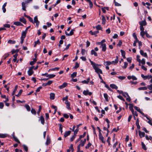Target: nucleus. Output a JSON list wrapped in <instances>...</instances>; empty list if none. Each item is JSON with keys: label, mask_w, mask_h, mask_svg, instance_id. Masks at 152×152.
Returning <instances> with one entry per match:
<instances>
[{"label": "nucleus", "mask_w": 152, "mask_h": 152, "mask_svg": "<svg viewBox=\"0 0 152 152\" xmlns=\"http://www.w3.org/2000/svg\"><path fill=\"white\" fill-rule=\"evenodd\" d=\"M86 52V50L83 49H81V53L83 55H84Z\"/></svg>", "instance_id": "60"}, {"label": "nucleus", "mask_w": 152, "mask_h": 152, "mask_svg": "<svg viewBox=\"0 0 152 152\" xmlns=\"http://www.w3.org/2000/svg\"><path fill=\"white\" fill-rule=\"evenodd\" d=\"M13 138L14 140L16 142H17L18 143H20V142L18 139L15 136H13Z\"/></svg>", "instance_id": "49"}, {"label": "nucleus", "mask_w": 152, "mask_h": 152, "mask_svg": "<svg viewBox=\"0 0 152 152\" xmlns=\"http://www.w3.org/2000/svg\"><path fill=\"white\" fill-rule=\"evenodd\" d=\"M135 39V41H134V42L133 44V45L135 47V46H136V44L137 42H139V40H138V39Z\"/></svg>", "instance_id": "51"}, {"label": "nucleus", "mask_w": 152, "mask_h": 152, "mask_svg": "<svg viewBox=\"0 0 152 152\" xmlns=\"http://www.w3.org/2000/svg\"><path fill=\"white\" fill-rule=\"evenodd\" d=\"M34 67V66H33L29 68V69L28 71V75L31 76L33 73L34 71L33 70V68Z\"/></svg>", "instance_id": "1"}, {"label": "nucleus", "mask_w": 152, "mask_h": 152, "mask_svg": "<svg viewBox=\"0 0 152 152\" xmlns=\"http://www.w3.org/2000/svg\"><path fill=\"white\" fill-rule=\"evenodd\" d=\"M55 94L54 93H51L50 94V98L51 99L53 100L55 99Z\"/></svg>", "instance_id": "27"}, {"label": "nucleus", "mask_w": 152, "mask_h": 152, "mask_svg": "<svg viewBox=\"0 0 152 152\" xmlns=\"http://www.w3.org/2000/svg\"><path fill=\"white\" fill-rule=\"evenodd\" d=\"M120 51L121 53L122 56L124 58H125L126 57H125V52L124 50H120Z\"/></svg>", "instance_id": "30"}, {"label": "nucleus", "mask_w": 152, "mask_h": 152, "mask_svg": "<svg viewBox=\"0 0 152 152\" xmlns=\"http://www.w3.org/2000/svg\"><path fill=\"white\" fill-rule=\"evenodd\" d=\"M104 96L106 101H107V102H108L109 100L108 99V96L107 94L106 93H104Z\"/></svg>", "instance_id": "36"}, {"label": "nucleus", "mask_w": 152, "mask_h": 152, "mask_svg": "<svg viewBox=\"0 0 152 152\" xmlns=\"http://www.w3.org/2000/svg\"><path fill=\"white\" fill-rule=\"evenodd\" d=\"M86 141V139H84V140H81L80 141V144L78 145V146H83L85 144Z\"/></svg>", "instance_id": "10"}, {"label": "nucleus", "mask_w": 152, "mask_h": 152, "mask_svg": "<svg viewBox=\"0 0 152 152\" xmlns=\"http://www.w3.org/2000/svg\"><path fill=\"white\" fill-rule=\"evenodd\" d=\"M136 124L137 128L138 129H140V126L139 124V119L138 118L137 119Z\"/></svg>", "instance_id": "19"}, {"label": "nucleus", "mask_w": 152, "mask_h": 152, "mask_svg": "<svg viewBox=\"0 0 152 152\" xmlns=\"http://www.w3.org/2000/svg\"><path fill=\"white\" fill-rule=\"evenodd\" d=\"M8 43L9 44H15V41H13L12 40H9L8 41Z\"/></svg>", "instance_id": "50"}, {"label": "nucleus", "mask_w": 152, "mask_h": 152, "mask_svg": "<svg viewBox=\"0 0 152 152\" xmlns=\"http://www.w3.org/2000/svg\"><path fill=\"white\" fill-rule=\"evenodd\" d=\"M56 76L55 74H49L48 75L46 76V77H48V79L50 78H52Z\"/></svg>", "instance_id": "18"}, {"label": "nucleus", "mask_w": 152, "mask_h": 152, "mask_svg": "<svg viewBox=\"0 0 152 152\" xmlns=\"http://www.w3.org/2000/svg\"><path fill=\"white\" fill-rule=\"evenodd\" d=\"M110 86L112 88L117 89L118 88V87L114 84H111L110 85Z\"/></svg>", "instance_id": "29"}, {"label": "nucleus", "mask_w": 152, "mask_h": 152, "mask_svg": "<svg viewBox=\"0 0 152 152\" xmlns=\"http://www.w3.org/2000/svg\"><path fill=\"white\" fill-rule=\"evenodd\" d=\"M114 2L115 5V6H121V5L120 4L118 3L117 2H116L115 1V0H114Z\"/></svg>", "instance_id": "63"}, {"label": "nucleus", "mask_w": 152, "mask_h": 152, "mask_svg": "<svg viewBox=\"0 0 152 152\" xmlns=\"http://www.w3.org/2000/svg\"><path fill=\"white\" fill-rule=\"evenodd\" d=\"M86 1L89 2V7L90 8H91L93 7V4L92 2L90 0H85Z\"/></svg>", "instance_id": "25"}, {"label": "nucleus", "mask_w": 152, "mask_h": 152, "mask_svg": "<svg viewBox=\"0 0 152 152\" xmlns=\"http://www.w3.org/2000/svg\"><path fill=\"white\" fill-rule=\"evenodd\" d=\"M17 56H18L17 54H15L13 56L14 58H13V61L14 62H15L16 61L17 59Z\"/></svg>", "instance_id": "41"}, {"label": "nucleus", "mask_w": 152, "mask_h": 152, "mask_svg": "<svg viewBox=\"0 0 152 152\" xmlns=\"http://www.w3.org/2000/svg\"><path fill=\"white\" fill-rule=\"evenodd\" d=\"M128 65V64L126 62H125L124 63V65L122 67L124 69H126Z\"/></svg>", "instance_id": "58"}, {"label": "nucleus", "mask_w": 152, "mask_h": 152, "mask_svg": "<svg viewBox=\"0 0 152 152\" xmlns=\"http://www.w3.org/2000/svg\"><path fill=\"white\" fill-rule=\"evenodd\" d=\"M75 30L72 29L71 30L69 33H68L66 31H65V34L66 35L68 36H71L73 34Z\"/></svg>", "instance_id": "3"}, {"label": "nucleus", "mask_w": 152, "mask_h": 152, "mask_svg": "<svg viewBox=\"0 0 152 152\" xmlns=\"http://www.w3.org/2000/svg\"><path fill=\"white\" fill-rule=\"evenodd\" d=\"M77 73L76 72H74L72 73L71 75V77L72 78H74L76 77L77 75Z\"/></svg>", "instance_id": "42"}, {"label": "nucleus", "mask_w": 152, "mask_h": 152, "mask_svg": "<svg viewBox=\"0 0 152 152\" xmlns=\"http://www.w3.org/2000/svg\"><path fill=\"white\" fill-rule=\"evenodd\" d=\"M140 54L142 56L146 58H147L148 56L147 53H144L142 50H140Z\"/></svg>", "instance_id": "8"}, {"label": "nucleus", "mask_w": 152, "mask_h": 152, "mask_svg": "<svg viewBox=\"0 0 152 152\" xmlns=\"http://www.w3.org/2000/svg\"><path fill=\"white\" fill-rule=\"evenodd\" d=\"M76 135H74L70 138V141H72L76 137Z\"/></svg>", "instance_id": "61"}, {"label": "nucleus", "mask_w": 152, "mask_h": 152, "mask_svg": "<svg viewBox=\"0 0 152 152\" xmlns=\"http://www.w3.org/2000/svg\"><path fill=\"white\" fill-rule=\"evenodd\" d=\"M102 24L104 25L105 23L106 22V19L105 18V17L103 15L102 16Z\"/></svg>", "instance_id": "33"}, {"label": "nucleus", "mask_w": 152, "mask_h": 152, "mask_svg": "<svg viewBox=\"0 0 152 152\" xmlns=\"http://www.w3.org/2000/svg\"><path fill=\"white\" fill-rule=\"evenodd\" d=\"M19 20L20 22L23 23L24 24L26 23V19L23 17H22V18H20L19 19Z\"/></svg>", "instance_id": "23"}, {"label": "nucleus", "mask_w": 152, "mask_h": 152, "mask_svg": "<svg viewBox=\"0 0 152 152\" xmlns=\"http://www.w3.org/2000/svg\"><path fill=\"white\" fill-rule=\"evenodd\" d=\"M100 47L102 49V51L103 52H105L107 48L106 44H102L101 45Z\"/></svg>", "instance_id": "4"}, {"label": "nucleus", "mask_w": 152, "mask_h": 152, "mask_svg": "<svg viewBox=\"0 0 152 152\" xmlns=\"http://www.w3.org/2000/svg\"><path fill=\"white\" fill-rule=\"evenodd\" d=\"M144 116H145L146 118L148 120V123L150 125L152 126V122L149 119V118L147 116V115H145Z\"/></svg>", "instance_id": "32"}, {"label": "nucleus", "mask_w": 152, "mask_h": 152, "mask_svg": "<svg viewBox=\"0 0 152 152\" xmlns=\"http://www.w3.org/2000/svg\"><path fill=\"white\" fill-rule=\"evenodd\" d=\"M23 148L24 150L26 152H27L28 151V147L25 145H23Z\"/></svg>", "instance_id": "48"}, {"label": "nucleus", "mask_w": 152, "mask_h": 152, "mask_svg": "<svg viewBox=\"0 0 152 152\" xmlns=\"http://www.w3.org/2000/svg\"><path fill=\"white\" fill-rule=\"evenodd\" d=\"M65 104H66V107L67 109L69 110L71 109L70 107V103L68 102V101H65Z\"/></svg>", "instance_id": "14"}, {"label": "nucleus", "mask_w": 152, "mask_h": 152, "mask_svg": "<svg viewBox=\"0 0 152 152\" xmlns=\"http://www.w3.org/2000/svg\"><path fill=\"white\" fill-rule=\"evenodd\" d=\"M146 32L145 31H141L140 33V35L143 37H144V36L145 34H146Z\"/></svg>", "instance_id": "53"}, {"label": "nucleus", "mask_w": 152, "mask_h": 152, "mask_svg": "<svg viewBox=\"0 0 152 152\" xmlns=\"http://www.w3.org/2000/svg\"><path fill=\"white\" fill-rule=\"evenodd\" d=\"M104 63H105L106 66H109L112 64V62L110 61H104Z\"/></svg>", "instance_id": "35"}, {"label": "nucleus", "mask_w": 152, "mask_h": 152, "mask_svg": "<svg viewBox=\"0 0 152 152\" xmlns=\"http://www.w3.org/2000/svg\"><path fill=\"white\" fill-rule=\"evenodd\" d=\"M71 133V131H69L65 132L64 136L65 137H66L67 136L69 135Z\"/></svg>", "instance_id": "21"}, {"label": "nucleus", "mask_w": 152, "mask_h": 152, "mask_svg": "<svg viewBox=\"0 0 152 152\" xmlns=\"http://www.w3.org/2000/svg\"><path fill=\"white\" fill-rule=\"evenodd\" d=\"M147 89V87H140L138 88V90H145Z\"/></svg>", "instance_id": "37"}, {"label": "nucleus", "mask_w": 152, "mask_h": 152, "mask_svg": "<svg viewBox=\"0 0 152 152\" xmlns=\"http://www.w3.org/2000/svg\"><path fill=\"white\" fill-rule=\"evenodd\" d=\"M51 142V140L50 137L48 136L47 137V140L45 142V144L47 145H48Z\"/></svg>", "instance_id": "7"}, {"label": "nucleus", "mask_w": 152, "mask_h": 152, "mask_svg": "<svg viewBox=\"0 0 152 152\" xmlns=\"http://www.w3.org/2000/svg\"><path fill=\"white\" fill-rule=\"evenodd\" d=\"M99 33V31H96L93 32L91 30L89 31V33H90L91 35H95L96 37L97 36V35H96V34Z\"/></svg>", "instance_id": "11"}, {"label": "nucleus", "mask_w": 152, "mask_h": 152, "mask_svg": "<svg viewBox=\"0 0 152 152\" xmlns=\"http://www.w3.org/2000/svg\"><path fill=\"white\" fill-rule=\"evenodd\" d=\"M141 145H142V148L143 149H144L145 150H147V148L145 146V144L143 142H141Z\"/></svg>", "instance_id": "43"}, {"label": "nucleus", "mask_w": 152, "mask_h": 152, "mask_svg": "<svg viewBox=\"0 0 152 152\" xmlns=\"http://www.w3.org/2000/svg\"><path fill=\"white\" fill-rule=\"evenodd\" d=\"M141 76L143 78L145 79H149L151 78H152V76L151 75L145 76L143 74H141Z\"/></svg>", "instance_id": "2"}, {"label": "nucleus", "mask_w": 152, "mask_h": 152, "mask_svg": "<svg viewBox=\"0 0 152 152\" xmlns=\"http://www.w3.org/2000/svg\"><path fill=\"white\" fill-rule=\"evenodd\" d=\"M147 88H148L149 90H152V84L148 85L147 87Z\"/></svg>", "instance_id": "64"}, {"label": "nucleus", "mask_w": 152, "mask_h": 152, "mask_svg": "<svg viewBox=\"0 0 152 152\" xmlns=\"http://www.w3.org/2000/svg\"><path fill=\"white\" fill-rule=\"evenodd\" d=\"M19 51L18 49H16V50H12L11 52L12 54H13L15 53H18Z\"/></svg>", "instance_id": "46"}, {"label": "nucleus", "mask_w": 152, "mask_h": 152, "mask_svg": "<svg viewBox=\"0 0 152 152\" xmlns=\"http://www.w3.org/2000/svg\"><path fill=\"white\" fill-rule=\"evenodd\" d=\"M139 24L141 26H143L146 25L147 23L145 20H143L140 22Z\"/></svg>", "instance_id": "20"}, {"label": "nucleus", "mask_w": 152, "mask_h": 152, "mask_svg": "<svg viewBox=\"0 0 152 152\" xmlns=\"http://www.w3.org/2000/svg\"><path fill=\"white\" fill-rule=\"evenodd\" d=\"M40 44V42L39 40V39H38L37 41H35L34 42V47H35L37 45V44L39 45Z\"/></svg>", "instance_id": "40"}, {"label": "nucleus", "mask_w": 152, "mask_h": 152, "mask_svg": "<svg viewBox=\"0 0 152 152\" xmlns=\"http://www.w3.org/2000/svg\"><path fill=\"white\" fill-rule=\"evenodd\" d=\"M40 120L42 124H44L45 123V119L43 116H40Z\"/></svg>", "instance_id": "17"}, {"label": "nucleus", "mask_w": 152, "mask_h": 152, "mask_svg": "<svg viewBox=\"0 0 152 152\" xmlns=\"http://www.w3.org/2000/svg\"><path fill=\"white\" fill-rule=\"evenodd\" d=\"M67 85V83H64L62 85L59 86V88L60 89H62L66 87Z\"/></svg>", "instance_id": "16"}, {"label": "nucleus", "mask_w": 152, "mask_h": 152, "mask_svg": "<svg viewBox=\"0 0 152 152\" xmlns=\"http://www.w3.org/2000/svg\"><path fill=\"white\" fill-rule=\"evenodd\" d=\"M25 107L28 111H30L31 110V108L28 105L26 104V105Z\"/></svg>", "instance_id": "45"}, {"label": "nucleus", "mask_w": 152, "mask_h": 152, "mask_svg": "<svg viewBox=\"0 0 152 152\" xmlns=\"http://www.w3.org/2000/svg\"><path fill=\"white\" fill-rule=\"evenodd\" d=\"M118 78L121 80H123L126 77L125 76H120L118 77H117Z\"/></svg>", "instance_id": "62"}, {"label": "nucleus", "mask_w": 152, "mask_h": 152, "mask_svg": "<svg viewBox=\"0 0 152 152\" xmlns=\"http://www.w3.org/2000/svg\"><path fill=\"white\" fill-rule=\"evenodd\" d=\"M90 78L89 77L87 79V80H83L81 82V83L84 84H88L89 81H90Z\"/></svg>", "instance_id": "22"}, {"label": "nucleus", "mask_w": 152, "mask_h": 152, "mask_svg": "<svg viewBox=\"0 0 152 152\" xmlns=\"http://www.w3.org/2000/svg\"><path fill=\"white\" fill-rule=\"evenodd\" d=\"M129 109L131 111L132 113L134 112V109H133V105L132 104H129Z\"/></svg>", "instance_id": "24"}, {"label": "nucleus", "mask_w": 152, "mask_h": 152, "mask_svg": "<svg viewBox=\"0 0 152 152\" xmlns=\"http://www.w3.org/2000/svg\"><path fill=\"white\" fill-rule=\"evenodd\" d=\"M37 61V60L36 59V58H34L33 59V61H31L30 62V64L32 65H34V64Z\"/></svg>", "instance_id": "34"}, {"label": "nucleus", "mask_w": 152, "mask_h": 152, "mask_svg": "<svg viewBox=\"0 0 152 152\" xmlns=\"http://www.w3.org/2000/svg\"><path fill=\"white\" fill-rule=\"evenodd\" d=\"M22 92H23V90L22 89H21V90H20L19 92L18 93V94L17 95H15L16 96L18 97L21 95Z\"/></svg>", "instance_id": "54"}, {"label": "nucleus", "mask_w": 152, "mask_h": 152, "mask_svg": "<svg viewBox=\"0 0 152 152\" xmlns=\"http://www.w3.org/2000/svg\"><path fill=\"white\" fill-rule=\"evenodd\" d=\"M99 139L101 140L102 142L103 143H105V141L104 140V137H101L99 138Z\"/></svg>", "instance_id": "52"}, {"label": "nucleus", "mask_w": 152, "mask_h": 152, "mask_svg": "<svg viewBox=\"0 0 152 152\" xmlns=\"http://www.w3.org/2000/svg\"><path fill=\"white\" fill-rule=\"evenodd\" d=\"M91 65L92 66L94 69H95L96 68L98 67L97 66L98 65L97 64H96L94 62H91Z\"/></svg>", "instance_id": "28"}, {"label": "nucleus", "mask_w": 152, "mask_h": 152, "mask_svg": "<svg viewBox=\"0 0 152 152\" xmlns=\"http://www.w3.org/2000/svg\"><path fill=\"white\" fill-rule=\"evenodd\" d=\"M95 71L97 74H102V70L99 68L97 67L95 69Z\"/></svg>", "instance_id": "9"}, {"label": "nucleus", "mask_w": 152, "mask_h": 152, "mask_svg": "<svg viewBox=\"0 0 152 152\" xmlns=\"http://www.w3.org/2000/svg\"><path fill=\"white\" fill-rule=\"evenodd\" d=\"M96 28L97 30H102V28L100 25H98L96 26Z\"/></svg>", "instance_id": "44"}, {"label": "nucleus", "mask_w": 152, "mask_h": 152, "mask_svg": "<svg viewBox=\"0 0 152 152\" xmlns=\"http://www.w3.org/2000/svg\"><path fill=\"white\" fill-rule=\"evenodd\" d=\"M140 61L139 62V63H141L143 65H144L145 64V60L144 58H142L141 60H140Z\"/></svg>", "instance_id": "39"}, {"label": "nucleus", "mask_w": 152, "mask_h": 152, "mask_svg": "<svg viewBox=\"0 0 152 152\" xmlns=\"http://www.w3.org/2000/svg\"><path fill=\"white\" fill-rule=\"evenodd\" d=\"M27 5L25 4V3L24 2H22V9L24 11H26V8Z\"/></svg>", "instance_id": "13"}, {"label": "nucleus", "mask_w": 152, "mask_h": 152, "mask_svg": "<svg viewBox=\"0 0 152 152\" xmlns=\"http://www.w3.org/2000/svg\"><path fill=\"white\" fill-rule=\"evenodd\" d=\"M118 60L117 59H115V61H112L111 62L112 64H115L118 62Z\"/></svg>", "instance_id": "59"}, {"label": "nucleus", "mask_w": 152, "mask_h": 152, "mask_svg": "<svg viewBox=\"0 0 152 152\" xmlns=\"http://www.w3.org/2000/svg\"><path fill=\"white\" fill-rule=\"evenodd\" d=\"M18 87V86L17 85H16L15 86V88L14 90V91H13L12 92V95H13L15 94V92L16 91H17V89Z\"/></svg>", "instance_id": "38"}, {"label": "nucleus", "mask_w": 152, "mask_h": 152, "mask_svg": "<svg viewBox=\"0 0 152 152\" xmlns=\"http://www.w3.org/2000/svg\"><path fill=\"white\" fill-rule=\"evenodd\" d=\"M83 94L85 95H88L89 96L91 95L92 93L91 92H89L88 90H87L86 91L84 90L83 92Z\"/></svg>", "instance_id": "5"}, {"label": "nucleus", "mask_w": 152, "mask_h": 152, "mask_svg": "<svg viewBox=\"0 0 152 152\" xmlns=\"http://www.w3.org/2000/svg\"><path fill=\"white\" fill-rule=\"evenodd\" d=\"M39 21L38 20L37 16H35L34 18V21H33V23H36Z\"/></svg>", "instance_id": "47"}, {"label": "nucleus", "mask_w": 152, "mask_h": 152, "mask_svg": "<svg viewBox=\"0 0 152 152\" xmlns=\"http://www.w3.org/2000/svg\"><path fill=\"white\" fill-rule=\"evenodd\" d=\"M134 108L138 112H139L142 115H143V116L145 115V114H144V113L141 111L140 109L138 107L135 106L134 107Z\"/></svg>", "instance_id": "6"}, {"label": "nucleus", "mask_w": 152, "mask_h": 152, "mask_svg": "<svg viewBox=\"0 0 152 152\" xmlns=\"http://www.w3.org/2000/svg\"><path fill=\"white\" fill-rule=\"evenodd\" d=\"M91 145V144L90 142H89L87 145L85 147L86 149H88Z\"/></svg>", "instance_id": "56"}, {"label": "nucleus", "mask_w": 152, "mask_h": 152, "mask_svg": "<svg viewBox=\"0 0 152 152\" xmlns=\"http://www.w3.org/2000/svg\"><path fill=\"white\" fill-rule=\"evenodd\" d=\"M14 24L17 26H23V25L19 21L15 22H14Z\"/></svg>", "instance_id": "26"}, {"label": "nucleus", "mask_w": 152, "mask_h": 152, "mask_svg": "<svg viewBox=\"0 0 152 152\" xmlns=\"http://www.w3.org/2000/svg\"><path fill=\"white\" fill-rule=\"evenodd\" d=\"M7 137V135L4 134H0V138H4Z\"/></svg>", "instance_id": "57"}, {"label": "nucleus", "mask_w": 152, "mask_h": 152, "mask_svg": "<svg viewBox=\"0 0 152 152\" xmlns=\"http://www.w3.org/2000/svg\"><path fill=\"white\" fill-rule=\"evenodd\" d=\"M91 53L92 55H94L95 56H97V53L95 52V50H92L91 51Z\"/></svg>", "instance_id": "31"}, {"label": "nucleus", "mask_w": 152, "mask_h": 152, "mask_svg": "<svg viewBox=\"0 0 152 152\" xmlns=\"http://www.w3.org/2000/svg\"><path fill=\"white\" fill-rule=\"evenodd\" d=\"M139 134L140 138L145 136V133L143 132H142L140 131H139Z\"/></svg>", "instance_id": "15"}, {"label": "nucleus", "mask_w": 152, "mask_h": 152, "mask_svg": "<svg viewBox=\"0 0 152 152\" xmlns=\"http://www.w3.org/2000/svg\"><path fill=\"white\" fill-rule=\"evenodd\" d=\"M27 33V32L25 31H23L21 34V36L20 38H25Z\"/></svg>", "instance_id": "12"}, {"label": "nucleus", "mask_w": 152, "mask_h": 152, "mask_svg": "<svg viewBox=\"0 0 152 152\" xmlns=\"http://www.w3.org/2000/svg\"><path fill=\"white\" fill-rule=\"evenodd\" d=\"M31 113L34 114V115H36V112L35 111V110H34V109L33 108H32L31 110Z\"/></svg>", "instance_id": "55"}]
</instances>
